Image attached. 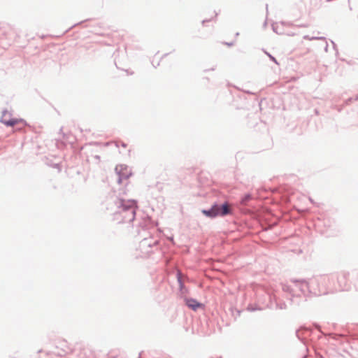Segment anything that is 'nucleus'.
I'll return each mask as SVG.
<instances>
[{"mask_svg": "<svg viewBox=\"0 0 358 358\" xmlns=\"http://www.w3.org/2000/svg\"><path fill=\"white\" fill-rule=\"evenodd\" d=\"M120 205L122 208V212L120 214L125 218L122 222H132L135 218L136 215V202L134 200H120Z\"/></svg>", "mask_w": 358, "mask_h": 358, "instance_id": "1", "label": "nucleus"}, {"mask_svg": "<svg viewBox=\"0 0 358 358\" xmlns=\"http://www.w3.org/2000/svg\"><path fill=\"white\" fill-rule=\"evenodd\" d=\"M115 170L119 175V183H122L124 180L128 179L131 175L130 169L123 165L117 166Z\"/></svg>", "mask_w": 358, "mask_h": 358, "instance_id": "2", "label": "nucleus"}, {"mask_svg": "<svg viewBox=\"0 0 358 358\" xmlns=\"http://www.w3.org/2000/svg\"><path fill=\"white\" fill-rule=\"evenodd\" d=\"M12 124H6L8 127H16L17 130L24 129L27 125V122L24 120L17 117H10V121Z\"/></svg>", "mask_w": 358, "mask_h": 358, "instance_id": "3", "label": "nucleus"}, {"mask_svg": "<svg viewBox=\"0 0 358 358\" xmlns=\"http://www.w3.org/2000/svg\"><path fill=\"white\" fill-rule=\"evenodd\" d=\"M220 206L215 205L213 206L210 210H203L202 213L206 215V216H208L210 217H215L216 216L220 215Z\"/></svg>", "mask_w": 358, "mask_h": 358, "instance_id": "4", "label": "nucleus"}, {"mask_svg": "<svg viewBox=\"0 0 358 358\" xmlns=\"http://www.w3.org/2000/svg\"><path fill=\"white\" fill-rule=\"evenodd\" d=\"M186 305L194 310L201 306V303H199L196 300L193 299H186Z\"/></svg>", "mask_w": 358, "mask_h": 358, "instance_id": "5", "label": "nucleus"}, {"mask_svg": "<svg viewBox=\"0 0 358 358\" xmlns=\"http://www.w3.org/2000/svg\"><path fill=\"white\" fill-rule=\"evenodd\" d=\"M10 117H12V114L8 111L5 110L2 113V115L1 117V122L5 125L6 124H12V122H8V121H10Z\"/></svg>", "mask_w": 358, "mask_h": 358, "instance_id": "6", "label": "nucleus"}, {"mask_svg": "<svg viewBox=\"0 0 358 358\" xmlns=\"http://www.w3.org/2000/svg\"><path fill=\"white\" fill-rule=\"evenodd\" d=\"M220 215L223 216L230 213L229 206L227 203L222 205L221 207H220Z\"/></svg>", "mask_w": 358, "mask_h": 358, "instance_id": "7", "label": "nucleus"}, {"mask_svg": "<svg viewBox=\"0 0 358 358\" xmlns=\"http://www.w3.org/2000/svg\"><path fill=\"white\" fill-rule=\"evenodd\" d=\"M217 358H221V357H217Z\"/></svg>", "mask_w": 358, "mask_h": 358, "instance_id": "8", "label": "nucleus"}]
</instances>
